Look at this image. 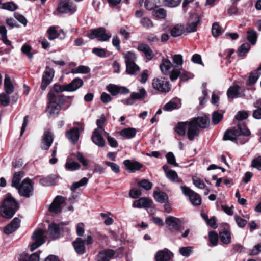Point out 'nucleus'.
<instances>
[{
  "label": "nucleus",
  "instance_id": "f257e3e1",
  "mask_svg": "<svg viewBox=\"0 0 261 261\" xmlns=\"http://www.w3.org/2000/svg\"><path fill=\"white\" fill-rule=\"evenodd\" d=\"M18 208L15 200L10 194H8L0 206V215L5 218H11Z\"/></svg>",
  "mask_w": 261,
  "mask_h": 261
},
{
  "label": "nucleus",
  "instance_id": "f03ea898",
  "mask_svg": "<svg viewBox=\"0 0 261 261\" xmlns=\"http://www.w3.org/2000/svg\"><path fill=\"white\" fill-rule=\"evenodd\" d=\"M48 99L49 100L47 105L48 113L50 115L58 114L60 110V105L64 102L63 96L50 91L48 94Z\"/></svg>",
  "mask_w": 261,
  "mask_h": 261
},
{
  "label": "nucleus",
  "instance_id": "7ed1b4c3",
  "mask_svg": "<svg viewBox=\"0 0 261 261\" xmlns=\"http://www.w3.org/2000/svg\"><path fill=\"white\" fill-rule=\"evenodd\" d=\"M250 134V130L244 124L239 123L238 129L227 130L223 137L224 140L235 141L240 135L248 136Z\"/></svg>",
  "mask_w": 261,
  "mask_h": 261
},
{
  "label": "nucleus",
  "instance_id": "20e7f679",
  "mask_svg": "<svg viewBox=\"0 0 261 261\" xmlns=\"http://www.w3.org/2000/svg\"><path fill=\"white\" fill-rule=\"evenodd\" d=\"M31 238L33 242L29 245V248L30 251H33L45 242V231L42 229H37L33 232Z\"/></svg>",
  "mask_w": 261,
  "mask_h": 261
},
{
  "label": "nucleus",
  "instance_id": "39448f33",
  "mask_svg": "<svg viewBox=\"0 0 261 261\" xmlns=\"http://www.w3.org/2000/svg\"><path fill=\"white\" fill-rule=\"evenodd\" d=\"M152 86L154 89L162 93H166L171 90L169 81L163 77L154 78L152 81Z\"/></svg>",
  "mask_w": 261,
  "mask_h": 261
},
{
  "label": "nucleus",
  "instance_id": "423d86ee",
  "mask_svg": "<svg viewBox=\"0 0 261 261\" xmlns=\"http://www.w3.org/2000/svg\"><path fill=\"white\" fill-rule=\"evenodd\" d=\"M88 37L90 39H97L100 41H107L111 37V34H107L105 28L100 27L91 31Z\"/></svg>",
  "mask_w": 261,
  "mask_h": 261
},
{
  "label": "nucleus",
  "instance_id": "0eeeda50",
  "mask_svg": "<svg viewBox=\"0 0 261 261\" xmlns=\"http://www.w3.org/2000/svg\"><path fill=\"white\" fill-rule=\"evenodd\" d=\"M18 190L20 195L26 197H30L33 192L32 181L28 178L24 179Z\"/></svg>",
  "mask_w": 261,
  "mask_h": 261
},
{
  "label": "nucleus",
  "instance_id": "6e6552de",
  "mask_svg": "<svg viewBox=\"0 0 261 261\" xmlns=\"http://www.w3.org/2000/svg\"><path fill=\"white\" fill-rule=\"evenodd\" d=\"M167 227L173 232L177 233L181 227V221L179 219L169 216L165 220Z\"/></svg>",
  "mask_w": 261,
  "mask_h": 261
},
{
  "label": "nucleus",
  "instance_id": "1a4fd4ad",
  "mask_svg": "<svg viewBox=\"0 0 261 261\" xmlns=\"http://www.w3.org/2000/svg\"><path fill=\"white\" fill-rule=\"evenodd\" d=\"M180 189L182 190V193L189 197L191 203L193 205H199L201 204V199L198 194L186 186H182L180 187Z\"/></svg>",
  "mask_w": 261,
  "mask_h": 261
},
{
  "label": "nucleus",
  "instance_id": "9d476101",
  "mask_svg": "<svg viewBox=\"0 0 261 261\" xmlns=\"http://www.w3.org/2000/svg\"><path fill=\"white\" fill-rule=\"evenodd\" d=\"M57 11L61 13L72 14L76 11V7L69 0H64L59 3Z\"/></svg>",
  "mask_w": 261,
  "mask_h": 261
},
{
  "label": "nucleus",
  "instance_id": "9b49d317",
  "mask_svg": "<svg viewBox=\"0 0 261 261\" xmlns=\"http://www.w3.org/2000/svg\"><path fill=\"white\" fill-rule=\"evenodd\" d=\"M54 76V70L53 69L46 67L42 75V83L40 86L41 89L44 90L47 86L51 82Z\"/></svg>",
  "mask_w": 261,
  "mask_h": 261
},
{
  "label": "nucleus",
  "instance_id": "f8f14e48",
  "mask_svg": "<svg viewBox=\"0 0 261 261\" xmlns=\"http://www.w3.org/2000/svg\"><path fill=\"white\" fill-rule=\"evenodd\" d=\"M64 202L65 199L63 197L57 196L49 206V212L55 214L60 213L62 211V205Z\"/></svg>",
  "mask_w": 261,
  "mask_h": 261
},
{
  "label": "nucleus",
  "instance_id": "ddd939ff",
  "mask_svg": "<svg viewBox=\"0 0 261 261\" xmlns=\"http://www.w3.org/2000/svg\"><path fill=\"white\" fill-rule=\"evenodd\" d=\"M201 17L197 14H193L191 16V20L188 23L187 27L185 29V32L192 33L197 30V27L200 24Z\"/></svg>",
  "mask_w": 261,
  "mask_h": 261
},
{
  "label": "nucleus",
  "instance_id": "4468645a",
  "mask_svg": "<svg viewBox=\"0 0 261 261\" xmlns=\"http://www.w3.org/2000/svg\"><path fill=\"white\" fill-rule=\"evenodd\" d=\"M104 131H99V129H95L93 131L91 139L92 142L97 146L103 147L105 146V141L102 136Z\"/></svg>",
  "mask_w": 261,
  "mask_h": 261
},
{
  "label": "nucleus",
  "instance_id": "2eb2a0df",
  "mask_svg": "<svg viewBox=\"0 0 261 261\" xmlns=\"http://www.w3.org/2000/svg\"><path fill=\"white\" fill-rule=\"evenodd\" d=\"M53 141V137L51 133L45 130L42 139L41 147L43 150H47L51 146Z\"/></svg>",
  "mask_w": 261,
  "mask_h": 261
},
{
  "label": "nucleus",
  "instance_id": "dca6fc26",
  "mask_svg": "<svg viewBox=\"0 0 261 261\" xmlns=\"http://www.w3.org/2000/svg\"><path fill=\"white\" fill-rule=\"evenodd\" d=\"M107 90L113 96L117 95L119 93L126 94L129 90L125 87L118 86L113 84H109L107 87Z\"/></svg>",
  "mask_w": 261,
  "mask_h": 261
},
{
  "label": "nucleus",
  "instance_id": "f3484780",
  "mask_svg": "<svg viewBox=\"0 0 261 261\" xmlns=\"http://www.w3.org/2000/svg\"><path fill=\"white\" fill-rule=\"evenodd\" d=\"M187 136L190 141H192L194 137L199 134V127L193 120L188 122L187 127Z\"/></svg>",
  "mask_w": 261,
  "mask_h": 261
},
{
  "label": "nucleus",
  "instance_id": "a211bd4d",
  "mask_svg": "<svg viewBox=\"0 0 261 261\" xmlns=\"http://www.w3.org/2000/svg\"><path fill=\"white\" fill-rule=\"evenodd\" d=\"M115 251L111 249L101 251L96 256L97 261H109L115 255Z\"/></svg>",
  "mask_w": 261,
  "mask_h": 261
},
{
  "label": "nucleus",
  "instance_id": "6ab92c4d",
  "mask_svg": "<svg viewBox=\"0 0 261 261\" xmlns=\"http://www.w3.org/2000/svg\"><path fill=\"white\" fill-rule=\"evenodd\" d=\"M172 253L168 249H165L156 252L155 255V261H168L172 257Z\"/></svg>",
  "mask_w": 261,
  "mask_h": 261
},
{
  "label": "nucleus",
  "instance_id": "aec40b11",
  "mask_svg": "<svg viewBox=\"0 0 261 261\" xmlns=\"http://www.w3.org/2000/svg\"><path fill=\"white\" fill-rule=\"evenodd\" d=\"M20 223V220L15 217L10 224L5 227L4 232L7 234L12 233L19 227Z\"/></svg>",
  "mask_w": 261,
  "mask_h": 261
},
{
  "label": "nucleus",
  "instance_id": "412c9836",
  "mask_svg": "<svg viewBox=\"0 0 261 261\" xmlns=\"http://www.w3.org/2000/svg\"><path fill=\"white\" fill-rule=\"evenodd\" d=\"M72 245L74 249L79 255L83 254L86 251L84 242L81 238H77L75 241L72 242Z\"/></svg>",
  "mask_w": 261,
  "mask_h": 261
},
{
  "label": "nucleus",
  "instance_id": "4be33fe9",
  "mask_svg": "<svg viewBox=\"0 0 261 261\" xmlns=\"http://www.w3.org/2000/svg\"><path fill=\"white\" fill-rule=\"evenodd\" d=\"M163 169L165 172L167 178L173 182H180L181 180L179 179L176 172L173 170H169L167 165H164Z\"/></svg>",
  "mask_w": 261,
  "mask_h": 261
},
{
  "label": "nucleus",
  "instance_id": "5701e85b",
  "mask_svg": "<svg viewBox=\"0 0 261 261\" xmlns=\"http://www.w3.org/2000/svg\"><path fill=\"white\" fill-rule=\"evenodd\" d=\"M137 49L139 51L143 53L146 58L149 60H151L154 57L153 53L151 48L145 43L139 44Z\"/></svg>",
  "mask_w": 261,
  "mask_h": 261
},
{
  "label": "nucleus",
  "instance_id": "b1692460",
  "mask_svg": "<svg viewBox=\"0 0 261 261\" xmlns=\"http://www.w3.org/2000/svg\"><path fill=\"white\" fill-rule=\"evenodd\" d=\"M152 202V200L149 198L143 197L135 201L133 204V206L139 208H147L150 206Z\"/></svg>",
  "mask_w": 261,
  "mask_h": 261
},
{
  "label": "nucleus",
  "instance_id": "393cba45",
  "mask_svg": "<svg viewBox=\"0 0 261 261\" xmlns=\"http://www.w3.org/2000/svg\"><path fill=\"white\" fill-rule=\"evenodd\" d=\"M123 164L126 169L131 172L139 170L142 166V165L138 162H132L129 160L124 161Z\"/></svg>",
  "mask_w": 261,
  "mask_h": 261
},
{
  "label": "nucleus",
  "instance_id": "a878e982",
  "mask_svg": "<svg viewBox=\"0 0 261 261\" xmlns=\"http://www.w3.org/2000/svg\"><path fill=\"white\" fill-rule=\"evenodd\" d=\"M83 85V81L80 78H75L70 83L66 85L67 91H74Z\"/></svg>",
  "mask_w": 261,
  "mask_h": 261
},
{
  "label": "nucleus",
  "instance_id": "bb28decb",
  "mask_svg": "<svg viewBox=\"0 0 261 261\" xmlns=\"http://www.w3.org/2000/svg\"><path fill=\"white\" fill-rule=\"evenodd\" d=\"M66 136L71 142L75 144L79 138V128L77 127H74L69 130L67 131Z\"/></svg>",
  "mask_w": 261,
  "mask_h": 261
},
{
  "label": "nucleus",
  "instance_id": "cd10ccee",
  "mask_svg": "<svg viewBox=\"0 0 261 261\" xmlns=\"http://www.w3.org/2000/svg\"><path fill=\"white\" fill-rule=\"evenodd\" d=\"M193 120L199 128H205L209 126V119L206 116L195 118Z\"/></svg>",
  "mask_w": 261,
  "mask_h": 261
},
{
  "label": "nucleus",
  "instance_id": "c85d7f7f",
  "mask_svg": "<svg viewBox=\"0 0 261 261\" xmlns=\"http://www.w3.org/2000/svg\"><path fill=\"white\" fill-rule=\"evenodd\" d=\"M153 196L155 200L161 203L166 202L168 199V195L165 192L159 190L154 191Z\"/></svg>",
  "mask_w": 261,
  "mask_h": 261
},
{
  "label": "nucleus",
  "instance_id": "c756f323",
  "mask_svg": "<svg viewBox=\"0 0 261 261\" xmlns=\"http://www.w3.org/2000/svg\"><path fill=\"white\" fill-rule=\"evenodd\" d=\"M172 63L167 59H163L162 63L160 64V67L161 71L164 74H168L170 72V69L172 67Z\"/></svg>",
  "mask_w": 261,
  "mask_h": 261
},
{
  "label": "nucleus",
  "instance_id": "7c9ffc66",
  "mask_svg": "<svg viewBox=\"0 0 261 261\" xmlns=\"http://www.w3.org/2000/svg\"><path fill=\"white\" fill-rule=\"evenodd\" d=\"M4 85L5 91L7 94H10L13 92L14 87L10 77L7 74L5 75Z\"/></svg>",
  "mask_w": 261,
  "mask_h": 261
},
{
  "label": "nucleus",
  "instance_id": "2f4dec72",
  "mask_svg": "<svg viewBox=\"0 0 261 261\" xmlns=\"http://www.w3.org/2000/svg\"><path fill=\"white\" fill-rule=\"evenodd\" d=\"M39 255L37 253H34L30 255L23 253L19 256V261H39Z\"/></svg>",
  "mask_w": 261,
  "mask_h": 261
},
{
  "label": "nucleus",
  "instance_id": "473e14b6",
  "mask_svg": "<svg viewBox=\"0 0 261 261\" xmlns=\"http://www.w3.org/2000/svg\"><path fill=\"white\" fill-rule=\"evenodd\" d=\"M184 32V26L181 24H177L171 29L170 33L172 37H176L180 36Z\"/></svg>",
  "mask_w": 261,
  "mask_h": 261
},
{
  "label": "nucleus",
  "instance_id": "72a5a7b5",
  "mask_svg": "<svg viewBox=\"0 0 261 261\" xmlns=\"http://www.w3.org/2000/svg\"><path fill=\"white\" fill-rule=\"evenodd\" d=\"M240 87L238 85L231 86L228 89L227 96L229 98H234L238 97L240 94Z\"/></svg>",
  "mask_w": 261,
  "mask_h": 261
},
{
  "label": "nucleus",
  "instance_id": "f704fd0d",
  "mask_svg": "<svg viewBox=\"0 0 261 261\" xmlns=\"http://www.w3.org/2000/svg\"><path fill=\"white\" fill-rule=\"evenodd\" d=\"M188 122H178L175 127V131L180 136H185L186 134V129L188 127Z\"/></svg>",
  "mask_w": 261,
  "mask_h": 261
},
{
  "label": "nucleus",
  "instance_id": "c9c22d12",
  "mask_svg": "<svg viewBox=\"0 0 261 261\" xmlns=\"http://www.w3.org/2000/svg\"><path fill=\"white\" fill-rule=\"evenodd\" d=\"M48 231L53 239L58 238L60 236V230L58 225L55 223H51L49 225Z\"/></svg>",
  "mask_w": 261,
  "mask_h": 261
},
{
  "label": "nucleus",
  "instance_id": "e433bc0d",
  "mask_svg": "<svg viewBox=\"0 0 261 261\" xmlns=\"http://www.w3.org/2000/svg\"><path fill=\"white\" fill-rule=\"evenodd\" d=\"M220 239L225 244H228L231 242V237L229 230H224L220 232Z\"/></svg>",
  "mask_w": 261,
  "mask_h": 261
},
{
  "label": "nucleus",
  "instance_id": "4c0bfd02",
  "mask_svg": "<svg viewBox=\"0 0 261 261\" xmlns=\"http://www.w3.org/2000/svg\"><path fill=\"white\" fill-rule=\"evenodd\" d=\"M57 177L56 175H50L40 180V184L44 186L53 185L56 182Z\"/></svg>",
  "mask_w": 261,
  "mask_h": 261
},
{
  "label": "nucleus",
  "instance_id": "58836bf2",
  "mask_svg": "<svg viewBox=\"0 0 261 261\" xmlns=\"http://www.w3.org/2000/svg\"><path fill=\"white\" fill-rule=\"evenodd\" d=\"M136 134V130L133 128H127L121 130L120 135L127 139L133 138Z\"/></svg>",
  "mask_w": 261,
  "mask_h": 261
},
{
  "label": "nucleus",
  "instance_id": "ea45409f",
  "mask_svg": "<svg viewBox=\"0 0 261 261\" xmlns=\"http://www.w3.org/2000/svg\"><path fill=\"white\" fill-rule=\"evenodd\" d=\"M89 67L84 65H81L71 69L70 72L72 74H86L90 72Z\"/></svg>",
  "mask_w": 261,
  "mask_h": 261
},
{
  "label": "nucleus",
  "instance_id": "a19ab883",
  "mask_svg": "<svg viewBox=\"0 0 261 261\" xmlns=\"http://www.w3.org/2000/svg\"><path fill=\"white\" fill-rule=\"evenodd\" d=\"M126 72L129 74L135 75L140 72L139 67L135 63L126 65Z\"/></svg>",
  "mask_w": 261,
  "mask_h": 261
},
{
  "label": "nucleus",
  "instance_id": "79ce46f5",
  "mask_svg": "<svg viewBox=\"0 0 261 261\" xmlns=\"http://www.w3.org/2000/svg\"><path fill=\"white\" fill-rule=\"evenodd\" d=\"M123 55L125 58L126 65L135 63L136 57L134 53L131 51H127L126 53H123Z\"/></svg>",
  "mask_w": 261,
  "mask_h": 261
},
{
  "label": "nucleus",
  "instance_id": "37998d69",
  "mask_svg": "<svg viewBox=\"0 0 261 261\" xmlns=\"http://www.w3.org/2000/svg\"><path fill=\"white\" fill-rule=\"evenodd\" d=\"M247 40L252 45H254L256 42V40L257 38L256 32L253 30H249L247 31Z\"/></svg>",
  "mask_w": 261,
  "mask_h": 261
},
{
  "label": "nucleus",
  "instance_id": "c03bdc74",
  "mask_svg": "<svg viewBox=\"0 0 261 261\" xmlns=\"http://www.w3.org/2000/svg\"><path fill=\"white\" fill-rule=\"evenodd\" d=\"M80 164L74 161H72L69 159H68L65 164V168L68 170L74 171L77 170L80 168Z\"/></svg>",
  "mask_w": 261,
  "mask_h": 261
},
{
  "label": "nucleus",
  "instance_id": "a18cd8bd",
  "mask_svg": "<svg viewBox=\"0 0 261 261\" xmlns=\"http://www.w3.org/2000/svg\"><path fill=\"white\" fill-rule=\"evenodd\" d=\"M146 93L145 89L143 87H141L139 88V92H133L131 94V96L135 100H141L144 98Z\"/></svg>",
  "mask_w": 261,
  "mask_h": 261
},
{
  "label": "nucleus",
  "instance_id": "49530a36",
  "mask_svg": "<svg viewBox=\"0 0 261 261\" xmlns=\"http://www.w3.org/2000/svg\"><path fill=\"white\" fill-rule=\"evenodd\" d=\"M180 108V105L173 101H170L163 107V110L166 111H171Z\"/></svg>",
  "mask_w": 261,
  "mask_h": 261
},
{
  "label": "nucleus",
  "instance_id": "de8ad7c7",
  "mask_svg": "<svg viewBox=\"0 0 261 261\" xmlns=\"http://www.w3.org/2000/svg\"><path fill=\"white\" fill-rule=\"evenodd\" d=\"M259 71V70L257 69V70L254 71L250 74L247 81L248 85H251L256 83L260 75L258 72Z\"/></svg>",
  "mask_w": 261,
  "mask_h": 261
},
{
  "label": "nucleus",
  "instance_id": "09e8293b",
  "mask_svg": "<svg viewBox=\"0 0 261 261\" xmlns=\"http://www.w3.org/2000/svg\"><path fill=\"white\" fill-rule=\"evenodd\" d=\"M48 38L49 40H54L59 36V33L57 31L56 27H50L47 30Z\"/></svg>",
  "mask_w": 261,
  "mask_h": 261
},
{
  "label": "nucleus",
  "instance_id": "8fccbe9b",
  "mask_svg": "<svg viewBox=\"0 0 261 261\" xmlns=\"http://www.w3.org/2000/svg\"><path fill=\"white\" fill-rule=\"evenodd\" d=\"M6 93H0V104L6 107L8 106L10 102V98Z\"/></svg>",
  "mask_w": 261,
  "mask_h": 261
},
{
  "label": "nucleus",
  "instance_id": "3c124183",
  "mask_svg": "<svg viewBox=\"0 0 261 261\" xmlns=\"http://www.w3.org/2000/svg\"><path fill=\"white\" fill-rule=\"evenodd\" d=\"M22 175L21 172L16 173L13 177L12 186L16 188L17 189L20 187L19 184L22 178Z\"/></svg>",
  "mask_w": 261,
  "mask_h": 261
},
{
  "label": "nucleus",
  "instance_id": "603ef678",
  "mask_svg": "<svg viewBox=\"0 0 261 261\" xmlns=\"http://www.w3.org/2000/svg\"><path fill=\"white\" fill-rule=\"evenodd\" d=\"M2 8L9 11H13L18 8V6L13 2H9L2 4Z\"/></svg>",
  "mask_w": 261,
  "mask_h": 261
},
{
  "label": "nucleus",
  "instance_id": "864d4df0",
  "mask_svg": "<svg viewBox=\"0 0 261 261\" xmlns=\"http://www.w3.org/2000/svg\"><path fill=\"white\" fill-rule=\"evenodd\" d=\"M138 186L146 190H149L152 187V184L147 179H143L138 182Z\"/></svg>",
  "mask_w": 261,
  "mask_h": 261
},
{
  "label": "nucleus",
  "instance_id": "5fc2aeb1",
  "mask_svg": "<svg viewBox=\"0 0 261 261\" xmlns=\"http://www.w3.org/2000/svg\"><path fill=\"white\" fill-rule=\"evenodd\" d=\"M88 179L86 177H84L79 181L74 182L71 187V190L74 191L80 187L86 185L88 182Z\"/></svg>",
  "mask_w": 261,
  "mask_h": 261
},
{
  "label": "nucleus",
  "instance_id": "6e6d98bb",
  "mask_svg": "<svg viewBox=\"0 0 261 261\" xmlns=\"http://www.w3.org/2000/svg\"><path fill=\"white\" fill-rule=\"evenodd\" d=\"M163 5L165 7H175L181 3V0H162Z\"/></svg>",
  "mask_w": 261,
  "mask_h": 261
},
{
  "label": "nucleus",
  "instance_id": "4d7b16f0",
  "mask_svg": "<svg viewBox=\"0 0 261 261\" xmlns=\"http://www.w3.org/2000/svg\"><path fill=\"white\" fill-rule=\"evenodd\" d=\"M31 47L26 44L23 45L21 48L22 53L26 55L30 59H32L33 58V54L31 52Z\"/></svg>",
  "mask_w": 261,
  "mask_h": 261
},
{
  "label": "nucleus",
  "instance_id": "13d9d810",
  "mask_svg": "<svg viewBox=\"0 0 261 261\" xmlns=\"http://www.w3.org/2000/svg\"><path fill=\"white\" fill-rule=\"evenodd\" d=\"M192 181L194 186L199 189H202L205 187V185L203 181L196 176H193Z\"/></svg>",
  "mask_w": 261,
  "mask_h": 261
},
{
  "label": "nucleus",
  "instance_id": "bf43d9fd",
  "mask_svg": "<svg viewBox=\"0 0 261 261\" xmlns=\"http://www.w3.org/2000/svg\"><path fill=\"white\" fill-rule=\"evenodd\" d=\"M193 251L192 247H182L179 249V252L181 255L185 257L189 256Z\"/></svg>",
  "mask_w": 261,
  "mask_h": 261
},
{
  "label": "nucleus",
  "instance_id": "052dcab7",
  "mask_svg": "<svg viewBox=\"0 0 261 261\" xmlns=\"http://www.w3.org/2000/svg\"><path fill=\"white\" fill-rule=\"evenodd\" d=\"M140 23L143 27L146 29H149L153 27V24L152 21L148 18L144 17L141 20Z\"/></svg>",
  "mask_w": 261,
  "mask_h": 261
},
{
  "label": "nucleus",
  "instance_id": "680f3d73",
  "mask_svg": "<svg viewBox=\"0 0 261 261\" xmlns=\"http://www.w3.org/2000/svg\"><path fill=\"white\" fill-rule=\"evenodd\" d=\"M166 158L169 164L175 167L178 166V164L176 162L175 157L172 152H168L166 154Z\"/></svg>",
  "mask_w": 261,
  "mask_h": 261
},
{
  "label": "nucleus",
  "instance_id": "e2e57ef3",
  "mask_svg": "<svg viewBox=\"0 0 261 261\" xmlns=\"http://www.w3.org/2000/svg\"><path fill=\"white\" fill-rule=\"evenodd\" d=\"M212 33L214 37H217L222 34V31L221 27L217 23H214L212 28Z\"/></svg>",
  "mask_w": 261,
  "mask_h": 261
},
{
  "label": "nucleus",
  "instance_id": "0e129e2a",
  "mask_svg": "<svg viewBox=\"0 0 261 261\" xmlns=\"http://www.w3.org/2000/svg\"><path fill=\"white\" fill-rule=\"evenodd\" d=\"M209 241L213 246L217 245L218 241V236L214 231H211L209 233Z\"/></svg>",
  "mask_w": 261,
  "mask_h": 261
},
{
  "label": "nucleus",
  "instance_id": "69168bd1",
  "mask_svg": "<svg viewBox=\"0 0 261 261\" xmlns=\"http://www.w3.org/2000/svg\"><path fill=\"white\" fill-rule=\"evenodd\" d=\"M250 48V45L248 43H243L239 48L238 53L239 56H241L247 53Z\"/></svg>",
  "mask_w": 261,
  "mask_h": 261
},
{
  "label": "nucleus",
  "instance_id": "338daca9",
  "mask_svg": "<svg viewBox=\"0 0 261 261\" xmlns=\"http://www.w3.org/2000/svg\"><path fill=\"white\" fill-rule=\"evenodd\" d=\"M107 50L103 48H94L92 49V53L100 58H105L106 56Z\"/></svg>",
  "mask_w": 261,
  "mask_h": 261
},
{
  "label": "nucleus",
  "instance_id": "774afa93",
  "mask_svg": "<svg viewBox=\"0 0 261 261\" xmlns=\"http://www.w3.org/2000/svg\"><path fill=\"white\" fill-rule=\"evenodd\" d=\"M251 166L258 170H261V156H259L252 161Z\"/></svg>",
  "mask_w": 261,
  "mask_h": 261
}]
</instances>
